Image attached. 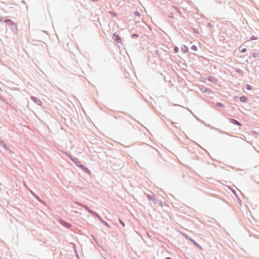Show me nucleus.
Segmentation results:
<instances>
[{"mask_svg":"<svg viewBox=\"0 0 259 259\" xmlns=\"http://www.w3.org/2000/svg\"><path fill=\"white\" fill-rule=\"evenodd\" d=\"M77 204L78 206H80L83 207V208H84L90 213H91L92 214H96V213L95 212H94V211L92 210L90 208H89L88 206H87L84 204L80 203H77Z\"/></svg>","mask_w":259,"mask_h":259,"instance_id":"nucleus-1","label":"nucleus"},{"mask_svg":"<svg viewBox=\"0 0 259 259\" xmlns=\"http://www.w3.org/2000/svg\"><path fill=\"white\" fill-rule=\"evenodd\" d=\"M68 157L70 158V159L74 162V163L78 167H79V165H80L81 162L77 158H73L71 155H68Z\"/></svg>","mask_w":259,"mask_h":259,"instance_id":"nucleus-2","label":"nucleus"},{"mask_svg":"<svg viewBox=\"0 0 259 259\" xmlns=\"http://www.w3.org/2000/svg\"><path fill=\"white\" fill-rule=\"evenodd\" d=\"M59 222L61 225H62V226H63L64 227H65L66 228L69 229L71 227V225L70 224L65 222V221H64L62 219H60L59 220Z\"/></svg>","mask_w":259,"mask_h":259,"instance_id":"nucleus-3","label":"nucleus"},{"mask_svg":"<svg viewBox=\"0 0 259 259\" xmlns=\"http://www.w3.org/2000/svg\"><path fill=\"white\" fill-rule=\"evenodd\" d=\"M30 99L32 101H33L36 105L39 106H41L42 102L41 101L38 99L37 98L34 96H30Z\"/></svg>","mask_w":259,"mask_h":259,"instance_id":"nucleus-4","label":"nucleus"},{"mask_svg":"<svg viewBox=\"0 0 259 259\" xmlns=\"http://www.w3.org/2000/svg\"><path fill=\"white\" fill-rule=\"evenodd\" d=\"M113 39H114V40H115L117 43H120L121 41V38L116 33H114L113 34Z\"/></svg>","mask_w":259,"mask_h":259,"instance_id":"nucleus-5","label":"nucleus"},{"mask_svg":"<svg viewBox=\"0 0 259 259\" xmlns=\"http://www.w3.org/2000/svg\"><path fill=\"white\" fill-rule=\"evenodd\" d=\"M228 120L231 123H232L235 125H238V126L242 125L241 123L240 122H239L238 121H237V120H236L235 119L229 118Z\"/></svg>","mask_w":259,"mask_h":259,"instance_id":"nucleus-6","label":"nucleus"},{"mask_svg":"<svg viewBox=\"0 0 259 259\" xmlns=\"http://www.w3.org/2000/svg\"><path fill=\"white\" fill-rule=\"evenodd\" d=\"M95 215L101 221V222H102L103 224H104L108 228H110L109 224L107 223L106 222L103 221L101 217L98 214L96 213Z\"/></svg>","mask_w":259,"mask_h":259,"instance_id":"nucleus-7","label":"nucleus"},{"mask_svg":"<svg viewBox=\"0 0 259 259\" xmlns=\"http://www.w3.org/2000/svg\"><path fill=\"white\" fill-rule=\"evenodd\" d=\"M0 145L2 147H3L6 150L8 151L10 150V148L8 146L6 145L4 141L0 138Z\"/></svg>","mask_w":259,"mask_h":259,"instance_id":"nucleus-8","label":"nucleus"},{"mask_svg":"<svg viewBox=\"0 0 259 259\" xmlns=\"http://www.w3.org/2000/svg\"><path fill=\"white\" fill-rule=\"evenodd\" d=\"M79 167L81 168L82 169V170L84 172H85V173H87L88 174H91V171L88 169V168H87V167L84 166L83 165L81 164L80 165H79Z\"/></svg>","mask_w":259,"mask_h":259,"instance_id":"nucleus-9","label":"nucleus"},{"mask_svg":"<svg viewBox=\"0 0 259 259\" xmlns=\"http://www.w3.org/2000/svg\"><path fill=\"white\" fill-rule=\"evenodd\" d=\"M9 26L12 31H16L17 30V25L14 22H13V24H11Z\"/></svg>","mask_w":259,"mask_h":259,"instance_id":"nucleus-10","label":"nucleus"},{"mask_svg":"<svg viewBox=\"0 0 259 259\" xmlns=\"http://www.w3.org/2000/svg\"><path fill=\"white\" fill-rule=\"evenodd\" d=\"M189 241H191L197 248H198L200 249H202L201 246L199 244H198L196 241H195L192 238H191Z\"/></svg>","mask_w":259,"mask_h":259,"instance_id":"nucleus-11","label":"nucleus"},{"mask_svg":"<svg viewBox=\"0 0 259 259\" xmlns=\"http://www.w3.org/2000/svg\"><path fill=\"white\" fill-rule=\"evenodd\" d=\"M248 98L245 96H241L240 97V101L242 103H246L247 102Z\"/></svg>","mask_w":259,"mask_h":259,"instance_id":"nucleus-12","label":"nucleus"},{"mask_svg":"<svg viewBox=\"0 0 259 259\" xmlns=\"http://www.w3.org/2000/svg\"><path fill=\"white\" fill-rule=\"evenodd\" d=\"M147 197L149 200H155V196L153 194H147Z\"/></svg>","mask_w":259,"mask_h":259,"instance_id":"nucleus-13","label":"nucleus"},{"mask_svg":"<svg viewBox=\"0 0 259 259\" xmlns=\"http://www.w3.org/2000/svg\"><path fill=\"white\" fill-rule=\"evenodd\" d=\"M181 51L184 53H188V48L185 46H183L181 48Z\"/></svg>","mask_w":259,"mask_h":259,"instance_id":"nucleus-14","label":"nucleus"},{"mask_svg":"<svg viewBox=\"0 0 259 259\" xmlns=\"http://www.w3.org/2000/svg\"><path fill=\"white\" fill-rule=\"evenodd\" d=\"M13 21H12L11 19H5L4 20V22L7 23V25H10L11 24H13Z\"/></svg>","mask_w":259,"mask_h":259,"instance_id":"nucleus-15","label":"nucleus"},{"mask_svg":"<svg viewBox=\"0 0 259 259\" xmlns=\"http://www.w3.org/2000/svg\"><path fill=\"white\" fill-rule=\"evenodd\" d=\"M208 80L209 81H211V82H215L217 81V79L214 77H213V76L209 77Z\"/></svg>","mask_w":259,"mask_h":259,"instance_id":"nucleus-16","label":"nucleus"},{"mask_svg":"<svg viewBox=\"0 0 259 259\" xmlns=\"http://www.w3.org/2000/svg\"><path fill=\"white\" fill-rule=\"evenodd\" d=\"M216 106L220 108H224L225 107V105L220 102H217L216 104Z\"/></svg>","mask_w":259,"mask_h":259,"instance_id":"nucleus-17","label":"nucleus"},{"mask_svg":"<svg viewBox=\"0 0 259 259\" xmlns=\"http://www.w3.org/2000/svg\"><path fill=\"white\" fill-rule=\"evenodd\" d=\"M259 56V53L254 52L252 54V57L253 58H256Z\"/></svg>","mask_w":259,"mask_h":259,"instance_id":"nucleus-18","label":"nucleus"},{"mask_svg":"<svg viewBox=\"0 0 259 259\" xmlns=\"http://www.w3.org/2000/svg\"><path fill=\"white\" fill-rule=\"evenodd\" d=\"M245 89L247 90L250 91L252 90V87L250 85L247 84L245 86Z\"/></svg>","mask_w":259,"mask_h":259,"instance_id":"nucleus-19","label":"nucleus"},{"mask_svg":"<svg viewBox=\"0 0 259 259\" xmlns=\"http://www.w3.org/2000/svg\"><path fill=\"white\" fill-rule=\"evenodd\" d=\"M174 8L176 10V11H177L178 13H179L180 14H182V12H181V10H180V9H179L178 8H177V7H175V6L174 7Z\"/></svg>","mask_w":259,"mask_h":259,"instance_id":"nucleus-20","label":"nucleus"},{"mask_svg":"<svg viewBox=\"0 0 259 259\" xmlns=\"http://www.w3.org/2000/svg\"><path fill=\"white\" fill-rule=\"evenodd\" d=\"M191 49L192 50L194 51H196L197 50V47L196 46L193 45L191 47Z\"/></svg>","mask_w":259,"mask_h":259,"instance_id":"nucleus-21","label":"nucleus"},{"mask_svg":"<svg viewBox=\"0 0 259 259\" xmlns=\"http://www.w3.org/2000/svg\"><path fill=\"white\" fill-rule=\"evenodd\" d=\"M118 221H119V222L120 223V224L122 226V227H124L125 226L124 223L120 219H118Z\"/></svg>","mask_w":259,"mask_h":259,"instance_id":"nucleus-22","label":"nucleus"},{"mask_svg":"<svg viewBox=\"0 0 259 259\" xmlns=\"http://www.w3.org/2000/svg\"><path fill=\"white\" fill-rule=\"evenodd\" d=\"M204 92H205V93H209L210 92H211V90L210 89H208V88H205V90L204 91Z\"/></svg>","mask_w":259,"mask_h":259,"instance_id":"nucleus-23","label":"nucleus"},{"mask_svg":"<svg viewBox=\"0 0 259 259\" xmlns=\"http://www.w3.org/2000/svg\"><path fill=\"white\" fill-rule=\"evenodd\" d=\"M183 236L185 237V238L188 240H190V239L191 238V237H189L188 236V235L186 234H183Z\"/></svg>","mask_w":259,"mask_h":259,"instance_id":"nucleus-24","label":"nucleus"},{"mask_svg":"<svg viewBox=\"0 0 259 259\" xmlns=\"http://www.w3.org/2000/svg\"><path fill=\"white\" fill-rule=\"evenodd\" d=\"M139 37V35L138 34H133L132 35V38H136L137 37Z\"/></svg>","mask_w":259,"mask_h":259,"instance_id":"nucleus-25","label":"nucleus"},{"mask_svg":"<svg viewBox=\"0 0 259 259\" xmlns=\"http://www.w3.org/2000/svg\"><path fill=\"white\" fill-rule=\"evenodd\" d=\"M134 14H135L136 16H138V17L140 16V12H138V11H135V12H134Z\"/></svg>","mask_w":259,"mask_h":259,"instance_id":"nucleus-26","label":"nucleus"},{"mask_svg":"<svg viewBox=\"0 0 259 259\" xmlns=\"http://www.w3.org/2000/svg\"><path fill=\"white\" fill-rule=\"evenodd\" d=\"M167 16H168V17L173 18V13L169 12L168 13Z\"/></svg>","mask_w":259,"mask_h":259,"instance_id":"nucleus-27","label":"nucleus"},{"mask_svg":"<svg viewBox=\"0 0 259 259\" xmlns=\"http://www.w3.org/2000/svg\"><path fill=\"white\" fill-rule=\"evenodd\" d=\"M154 204H156L158 202H159L158 200H157L156 197H155V200H153L152 201Z\"/></svg>","mask_w":259,"mask_h":259,"instance_id":"nucleus-28","label":"nucleus"},{"mask_svg":"<svg viewBox=\"0 0 259 259\" xmlns=\"http://www.w3.org/2000/svg\"><path fill=\"white\" fill-rule=\"evenodd\" d=\"M175 53H178L179 52V48L177 47H175L174 49Z\"/></svg>","mask_w":259,"mask_h":259,"instance_id":"nucleus-29","label":"nucleus"},{"mask_svg":"<svg viewBox=\"0 0 259 259\" xmlns=\"http://www.w3.org/2000/svg\"><path fill=\"white\" fill-rule=\"evenodd\" d=\"M246 51V49L243 48L241 50V53H244Z\"/></svg>","mask_w":259,"mask_h":259,"instance_id":"nucleus-30","label":"nucleus"},{"mask_svg":"<svg viewBox=\"0 0 259 259\" xmlns=\"http://www.w3.org/2000/svg\"><path fill=\"white\" fill-rule=\"evenodd\" d=\"M256 38L254 36H252L251 37H250V40H255L256 39Z\"/></svg>","mask_w":259,"mask_h":259,"instance_id":"nucleus-31","label":"nucleus"},{"mask_svg":"<svg viewBox=\"0 0 259 259\" xmlns=\"http://www.w3.org/2000/svg\"><path fill=\"white\" fill-rule=\"evenodd\" d=\"M212 26V24L210 23H208L207 24V27H211Z\"/></svg>","mask_w":259,"mask_h":259,"instance_id":"nucleus-32","label":"nucleus"},{"mask_svg":"<svg viewBox=\"0 0 259 259\" xmlns=\"http://www.w3.org/2000/svg\"><path fill=\"white\" fill-rule=\"evenodd\" d=\"M236 71L238 73H241L242 72V70H240V69H239L237 70Z\"/></svg>","mask_w":259,"mask_h":259,"instance_id":"nucleus-33","label":"nucleus"},{"mask_svg":"<svg viewBox=\"0 0 259 259\" xmlns=\"http://www.w3.org/2000/svg\"><path fill=\"white\" fill-rule=\"evenodd\" d=\"M194 32L196 33H198V31L197 30H194Z\"/></svg>","mask_w":259,"mask_h":259,"instance_id":"nucleus-34","label":"nucleus"}]
</instances>
